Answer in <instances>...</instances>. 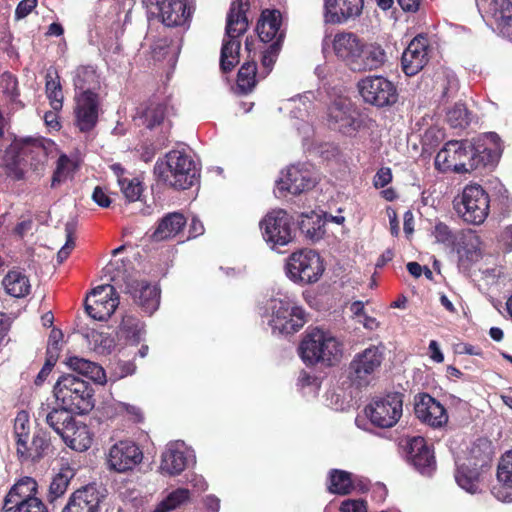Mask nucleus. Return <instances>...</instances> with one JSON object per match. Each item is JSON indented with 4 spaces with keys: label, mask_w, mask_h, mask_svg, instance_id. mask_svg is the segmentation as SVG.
<instances>
[{
    "label": "nucleus",
    "mask_w": 512,
    "mask_h": 512,
    "mask_svg": "<svg viewBox=\"0 0 512 512\" xmlns=\"http://www.w3.org/2000/svg\"><path fill=\"white\" fill-rule=\"evenodd\" d=\"M500 154L499 137L487 133L474 142L451 140L435 157V167L441 172L466 173L494 163Z\"/></svg>",
    "instance_id": "nucleus-1"
},
{
    "label": "nucleus",
    "mask_w": 512,
    "mask_h": 512,
    "mask_svg": "<svg viewBox=\"0 0 512 512\" xmlns=\"http://www.w3.org/2000/svg\"><path fill=\"white\" fill-rule=\"evenodd\" d=\"M154 173L160 181L177 189L190 188L198 176L196 164L191 156L180 150L170 151L164 159L158 160L154 166Z\"/></svg>",
    "instance_id": "nucleus-2"
},
{
    "label": "nucleus",
    "mask_w": 512,
    "mask_h": 512,
    "mask_svg": "<svg viewBox=\"0 0 512 512\" xmlns=\"http://www.w3.org/2000/svg\"><path fill=\"white\" fill-rule=\"evenodd\" d=\"M248 7V0H236L231 4L226 24V36L228 39L223 40L220 55V67L223 72L231 71L239 62L240 42L237 38L248 27L246 17Z\"/></svg>",
    "instance_id": "nucleus-3"
},
{
    "label": "nucleus",
    "mask_w": 512,
    "mask_h": 512,
    "mask_svg": "<svg viewBox=\"0 0 512 512\" xmlns=\"http://www.w3.org/2000/svg\"><path fill=\"white\" fill-rule=\"evenodd\" d=\"M341 352L339 341L318 328L310 331L299 346L301 359L310 365L318 362L331 365L340 359Z\"/></svg>",
    "instance_id": "nucleus-4"
},
{
    "label": "nucleus",
    "mask_w": 512,
    "mask_h": 512,
    "mask_svg": "<svg viewBox=\"0 0 512 512\" xmlns=\"http://www.w3.org/2000/svg\"><path fill=\"white\" fill-rule=\"evenodd\" d=\"M54 395L63 406L78 414L88 413L94 407L93 389L89 383L71 374L57 380Z\"/></svg>",
    "instance_id": "nucleus-5"
},
{
    "label": "nucleus",
    "mask_w": 512,
    "mask_h": 512,
    "mask_svg": "<svg viewBox=\"0 0 512 512\" xmlns=\"http://www.w3.org/2000/svg\"><path fill=\"white\" fill-rule=\"evenodd\" d=\"M268 309L271 311L269 325L273 332L292 334L300 330L306 323L304 310L287 296L272 298L269 301Z\"/></svg>",
    "instance_id": "nucleus-6"
},
{
    "label": "nucleus",
    "mask_w": 512,
    "mask_h": 512,
    "mask_svg": "<svg viewBox=\"0 0 512 512\" xmlns=\"http://www.w3.org/2000/svg\"><path fill=\"white\" fill-rule=\"evenodd\" d=\"M490 454L479 447H473L470 456L463 462L457 463L455 480L465 491L475 494L481 492L484 474L490 467Z\"/></svg>",
    "instance_id": "nucleus-7"
},
{
    "label": "nucleus",
    "mask_w": 512,
    "mask_h": 512,
    "mask_svg": "<svg viewBox=\"0 0 512 512\" xmlns=\"http://www.w3.org/2000/svg\"><path fill=\"white\" fill-rule=\"evenodd\" d=\"M489 197L480 185H467L454 200L458 215L474 225L482 224L489 213Z\"/></svg>",
    "instance_id": "nucleus-8"
},
{
    "label": "nucleus",
    "mask_w": 512,
    "mask_h": 512,
    "mask_svg": "<svg viewBox=\"0 0 512 512\" xmlns=\"http://www.w3.org/2000/svg\"><path fill=\"white\" fill-rule=\"evenodd\" d=\"M324 270L321 257L310 249L292 253L286 263L287 276L294 282L315 283L320 279Z\"/></svg>",
    "instance_id": "nucleus-9"
},
{
    "label": "nucleus",
    "mask_w": 512,
    "mask_h": 512,
    "mask_svg": "<svg viewBox=\"0 0 512 512\" xmlns=\"http://www.w3.org/2000/svg\"><path fill=\"white\" fill-rule=\"evenodd\" d=\"M384 360V346L370 345L356 353L349 364L348 377L358 386H367L374 378Z\"/></svg>",
    "instance_id": "nucleus-10"
},
{
    "label": "nucleus",
    "mask_w": 512,
    "mask_h": 512,
    "mask_svg": "<svg viewBox=\"0 0 512 512\" xmlns=\"http://www.w3.org/2000/svg\"><path fill=\"white\" fill-rule=\"evenodd\" d=\"M259 225L264 240L272 246H285L295 238L293 218L282 209L267 213Z\"/></svg>",
    "instance_id": "nucleus-11"
},
{
    "label": "nucleus",
    "mask_w": 512,
    "mask_h": 512,
    "mask_svg": "<svg viewBox=\"0 0 512 512\" xmlns=\"http://www.w3.org/2000/svg\"><path fill=\"white\" fill-rule=\"evenodd\" d=\"M402 397V394L395 392L373 399L365 407L367 418L379 428L395 426L403 412Z\"/></svg>",
    "instance_id": "nucleus-12"
},
{
    "label": "nucleus",
    "mask_w": 512,
    "mask_h": 512,
    "mask_svg": "<svg viewBox=\"0 0 512 512\" xmlns=\"http://www.w3.org/2000/svg\"><path fill=\"white\" fill-rule=\"evenodd\" d=\"M143 460L141 448L131 440H120L105 453V464L110 471L126 473L136 468Z\"/></svg>",
    "instance_id": "nucleus-13"
},
{
    "label": "nucleus",
    "mask_w": 512,
    "mask_h": 512,
    "mask_svg": "<svg viewBox=\"0 0 512 512\" xmlns=\"http://www.w3.org/2000/svg\"><path fill=\"white\" fill-rule=\"evenodd\" d=\"M358 89L365 102L378 107L392 105L397 101L394 84L382 76H368L359 81Z\"/></svg>",
    "instance_id": "nucleus-14"
},
{
    "label": "nucleus",
    "mask_w": 512,
    "mask_h": 512,
    "mask_svg": "<svg viewBox=\"0 0 512 512\" xmlns=\"http://www.w3.org/2000/svg\"><path fill=\"white\" fill-rule=\"evenodd\" d=\"M119 305V297L112 285H101L94 288L86 299L88 315L99 321L107 320Z\"/></svg>",
    "instance_id": "nucleus-15"
},
{
    "label": "nucleus",
    "mask_w": 512,
    "mask_h": 512,
    "mask_svg": "<svg viewBox=\"0 0 512 512\" xmlns=\"http://www.w3.org/2000/svg\"><path fill=\"white\" fill-rule=\"evenodd\" d=\"M194 458L193 450L183 441L169 442L161 456L160 470L170 476L179 475Z\"/></svg>",
    "instance_id": "nucleus-16"
},
{
    "label": "nucleus",
    "mask_w": 512,
    "mask_h": 512,
    "mask_svg": "<svg viewBox=\"0 0 512 512\" xmlns=\"http://www.w3.org/2000/svg\"><path fill=\"white\" fill-rule=\"evenodd\" d=\"M157 15L167 27L184 26L194 12V0H157Z\"/></svg>",
    "instance_id": "nucleus-17"
},
{
    "label": "nucleus",
    "mask_w": 512,
    "mask_h": 512,
    "mask_svg": "<svg viewBox=\"0 0 512 512\" xmlns=\"http://www.w3.org/2000/svg\"><path fill=\"white\" fill-rule=\"evenodd\" d=\"M349 99L340 97L328 107L327 120L333 129L351 135L360 127Z\"/></svg>",
    "instance_id": "nucleus-18"
},
{
    "label": "nucleus",
    "mask_w": 512,
    "mask_h": 512,
    "mask_svg": "<svg viewBox=\"0 0 512 512\" xmlns=\"http://www.w3.org/2000/svg\"><path fill=\"white\" fill-rule=\"evenodd\" d=\"M315 184L316 177L309 166L292 165L277 182V189L298 195L312 189Z\"/></svg>",
    "instance_id": "nucleus-19"
},
{
    "label": "nucleus",
    "mask_w": 512,
    "mask_h": 512,
    "mask_svg": "<svg viewBox=\"0 0 512 512\" xmlns=\"http://www.w3.org/2000/svg\"><path fill=\"white\" fill-rule=\"evenodd\" d=\"M123 291L129 294L134 302L149 315L154 313L159 307L160 291L158 287L144 280L127 279Z\"/></svg>",
    "instance_id": "nucleus-20"
},
{
    "label": "nucleus",
    "mask_w": 512,
    "mask_h": 512,
    "mask_svg": "<svg viewBox=\"0 0 512 512\" xmlns=\"http://www.w3.org/2000/svg\"><path fill=\"white\" fill-rule=\"evenodd\" d=\"M363 0H324V21L344 24L358 18L363 11Z\"/></svg>",
    "instance_id": "nucleus-21"
},
{
    "label": "nucleus",
    "mask_w": 512,
    "mask_h": 512,
    "mask_svg": "<svg viewBox=\"0 0 512 512\" xmlns=\"http://www.w3.org/2000/svg\"><path fill=\"white\" fill-rule=\"evenodd\" d=\"M414 409L417 418L433 428L443 427L448 422L444 406L429 394L417 395Z\"/></svg>",
    "instance_id": "nucleus-22"
},
{
    "label": "nucleus",
    "mask_w": 512,
    "mask_h": 512,
    "mask_svg": "<svg viewBox=\"0 0 512 512\" xmlns=\"http://www.w3.org/2000/svg\"><path fill=\"white\" fill-rule=\"evenodd\" d=\"M429 43L425 36H416L404 50L401 58L402 69L407 76L419 73L429 61Z\"/></svg>",
    "instance_id": "nucleus-23"
},
{
    "label": "nucleus",
    "mask_w": 512,
    "mask_h": 512,
    "mask_svg": "<svg viewBox=\"0 0 512 512\" xmlns=\"http://www.w3.org/2000/svg\"><path fill=\"white\" fill-rule=\"evenodd\" d=\"M75 101L76 126L81 132H88L94 128L98 120V94H76Z\"/></svg>",
    "instance_id": "nucleus-24"
},
{
    "label": "nucleus",
    "mask_w": 512,
    "mask_h": 512,
    "mask_svg": "<svg viewBox=\"0 0 512 512\" xmlns=\"http://www.w3.org/2000/svg\"><path fill=\"white\" fill-rule=\"evenodd\" d=\"M359 37L352 32H338L330 41L327 39L323 42V49L331 47L334 55L338 60L342 61L350 68L361 44Z\"/></svg>",
    "instance_id": "nucleus-25"
},
{
    "label": "nucleus",
    "mask_w": 512,
    "mask_h": 512,
    "mask_svg": "<svg viewBox=\"0 0 512 512\" xmlns=\"http://www.w3.org/2000/svg\"><path fill=\"white\" fill-rule=\"evenodd\" d=\"M386 62V52L378 44H364L361 42L350 70L354 72H365L380 68Z\"/></svg>",
    "instance_id": "nucleus-26"
},
{
    "label": "nucleus",
    "mask_w": 512,
    "mask_h": 512,
    "mask_svg": "<svg viewBox=\"0 0 512 512\" xmlns=\"http://www.w3.org/2000/svg\"><path fill=\"white\" fill-rule=\"evenodd\" d=\"M408 457L413 466L422 474H431L435 469V457L423 437L417 436L407 442Z\"/></svg>",
    "instance_id": "nucleus-27"
},
{
    "label": "nucleus",
    "mask_w": 512,
    "mask_h": 512,
    "mask_svg": "<svg viewBox=\"0 0 512 512\" xmlns=\"http://www.w3.org/2000/svg\"><path fill=\"white\" fill-rule=\"evenodd\" d=\"M37 482L31 477L20 478L9 490L5 499L3 509L12 511L22 504H28L31 500H40L35 497Z\"/></svg>",
    "instance_id": "nucleus-28"
},
{
    "label": "nucleus",
    "mask_w": 512,
    "mask_h": 512,
    "mask_svg": "<svg viewBox=\"0 0 512 512\" xmlns=\"http://www.w3.org/2000/svg\"><path fill=\"white\" fill-rule=\"evenodd\" d=\"M101 498L95 486H85L70 496L62 512H98Z\"/></svg>",
    "instance_id": "nucleus-29"
},
{
    "label": "nucleus",
    "mask_w": 512,
    "mask_h": 512,
    "mask_svg": "<svg viewBox=\"0 0 512 512\" xmlns=\"http://www.w3.org/2000/svg\"><path fill=\"white\" fill-rule=\"evenodd\" d=\"M498 483L492 489V494L500 501L512 502V450L507 451L498 463Z\"/></svg>",
    "instance_id": "nucleus-30"
},
{
    "label": "nucleus",
    "mask_w": 512,
    "mask_h": 512,
    "mask_svg": "<svg viewBox=\"0 0 512 512\" xmlns=\"http://www.w3.org/2000/svg\"><path fill=\"white\" fill-rule=\"evenodd\" d=\"M281 13L277 10H265L257 24V33L264 43H279L284 38V31L281 30Z\"/></svg>",
    "instance_id": "nucleus-31"
},
{
    "label": "nucleus",
    "mask_w": 512,
    "mask_h": 512,
    "mask_svg": "<svg viewBox=\"0 0 512 512\" xmlns=\"http://www.w3.org/2000/svg\"><path fill=\"white\" fill-rule=\"evenodd\" d=\"M19 157L26 165H30L34 170L43 166L48 158V149L43 139H25L22 142Z\"/></svg>",
    "instance_id": "nucleus-32"
},
{
    "label": "nucleus",
    "mask_w": 512,
    "mask_h": 512,
    "mask_svg": "<svg viewBox=\"0 0 512 512\" xmlns=\"http://www.w3.org/2000/svg\"><path fill=\"white\" fill-rule=\"evenodd\" d=\"M73 84L77 94H97L100 78L93 66L82 65L73 72Z\"/></svg>",
    "instance_id": "nucleus-33"
},
{
    "label": "nucleus",
    "mask_w": 512,
    "mask_h": 512,
    "mask_svg": "<svg viewBox=\"0 0 512 512\" xmlns=\"http://www.w3.org/2000/svg\"><path fill=\"white\" fill-rule=\"evenodd\" d=\"M488 13L503 35L512 37V3L510 0H491Z\"/></svg>",
    "instance_id": "nucleus-34"
},
{
    "label": "nucleus",
    "mask_w": 512,
    "mask_h": 512,
    "mask_svg": "<svg viewBox=\"0 0 512 512\" xmlns=\"http://www.w3.org/2000/svg\"><path fill=\"white\" fill-rule=\"evenodd\" d=\"M61 438L71 449L85 451L90 448L92 438L85 425L78 424L75 420L66 428Z\"/></svg>",
    "instance_id": "nucleus-35"
},
{
    "label": "nucleus",
    "mask_w": 512,
    "mask_h": 512,
    "mask_svg": "<svg viewBox=\"0 0 512 512\" xmlns=\"http://www.w3.org/2000/svg\"><path fill=\"white\" fill-rule=\"evenodd\" d=\"M66 364L71 370L89 378L97 384L106 383L104 369L95 362L77 356H71L67 358Z\"/></svg>",
    "instance_id": "nucleus-36"
},
{
    "label": "nucleus",
    "mask_w": 512,
    "mask_h": 512,
    "mask_svg": "<svg viewBox=\"0 0 512 512\" xmlns=\"http://www.w3.org/2000/svg\"><path fill=\"white\" fill-rule=\"evenodd\" d=\"M185 224L186 218L183 214L178 212L169 213L161 219L152 235V238L155 241H163L175 237L182 231Z\"/></svg>",
    "instance_id": "nucleus-37"
},
{
    "label": "nucleus",
    "mask_w": 512,
    "mask_h": 512,
    "mask_svg": "<svg viewBox=\"0 0 512 512\" xmlns=\"http://www.w3.org/2000/svg\"><path fill=\"white\" fill-rule=\"evenodd\" d=\"M69 410L65 406L62 408H52L51 410L43 407L39 411V418L44 417L45 422L61 436L66 428L75 420Z\"/></svg>",
    "instance_id": "nucleus-38"
},
{
    "label": "nucleus",
    "mask_w": 512,
    "mask_h": 512,
    "mask_svg": "<svg viewBox=\"0 0 512 512\" xmlns=\"http://www.w3.org/2000/svg\"><path fill=\"white\" fill-rule=\"evenodd\" d=\"M7 294L22 298L27 296L31 290V284L26 274L20 270L9 271L2 280Z\"/></svg>",
    "instance_id": "nucleus-39"
},
{
    "label": "nucleus",
    "mask_w": 512,
    "mask_h": 512,
    "mask_svg": "<svg viewBox=\"0 0 512 512\" xmlns=\"http://www.w3.org/2000/svg\"><path fill=\"white\" fill-rule=\"evenodd\" d=\"M14 434L17 439V453L19 457H23L27 454L30 436V420L26 411L18 412L14 420Z\"/></svg>",
    "instance_id": "nucleus-40"
},
{
    "label": "nucleus",
    "mask_w": 512,
    "mask_h": 512,
    "mask_svg": "<svg viewBox=\"0 0 512 512\" xmlns=\"http://www.w3.org/2000/svg\"><path fill=\"white\" fill-rule=\"evenodd\" d=\"M144 335L143 323L134 316L126 315L122 318L119 326L118 336L132 344H138Z\"/></svg>",
    "instance_id": "nucleus-41"
},
{
    "label": "nucleus",
    "mask_w": 512,
    "mask_h": 512,
    "mask_svg": "<svg viewBox=\"0 0 512 512\" xmlns=\"http://www.w3.org/2000/svg\"><path fill=\"white\" fill-rule=\"evenodd\" d=\"M46 94L50 102V106L54 111H60L63 106V91L58 73L55 69H49L46 74Z\"/></svg>",
    "instance_id": "nucleus-42"
},
{
    "label": "nucleus",
    "mask_w": 512,
    "mask_h": 512,
    "mask_svg": "<svg viewBox=\"0 0 512 512\" xmlns=\"http://www.w3.org/2000/svg\"><path fill=\"white\" fill-rule=\"evenodd\" d=\"M482 241L471 229L463 231L460 237L458 253H464L470 261H477L481 256Z\"/></svg>",
    "instance_id": "nucleus-43"
},
{
    "label": "nucleus",
    "mask_w": 512,
    "mask_h": 512,
    "mask_svg": "<svg viewBox=\"0 0 512 512\" xmlns=\"http://www.w3.org/2000/svg\"><path fill=\"white\" fill-rule=\"evenodd\" d=\"M328 489L331 493L345 495L352 491L351 474L344 470H332L329 475Z\"/></svg>",
    "instance_id": "nucleus-44"
},
{
    "label": "nucleus",
    "mask_w": 512,
    "mask_h": 512,
    "mask_svg": "<svg viewBox=\"0 0 512 512\" xmlns=\"http://www.w3.org/2000/svg\"><path fill=\"white\" fill-rule=\"evenodd\" d=\"M73 475V470L69 467H65L62 468L60 472L53 477L49 486L50 501H53L64 495Z\"/></svg>",
    "instance_id": "nucleus-45"
},
{
    "label": "nucleus",
    "mask_w": 512,
    "mask_h": 512,
    "mask_svg": "<svg viewBox=\"0 0 512 512\" xmlns=\"http://www.w3.org/2000/svg\"><path fill=\"white\" fill-rule=\"evenodd\" d=\"M257 75V66L255 62L244 63L237 77V87L240 92L246 94L255 87Z\"/></svg>",
    "instance_id": "nucleus-46"
},
{
    "label": "nucleus",
    "mask_w": 512,
    "mask_h": 512,
    "mask_svg": "<svg viewBox=\"0 0 512 512\" xmlns=\"http://www.w3.org/2000/svg\"><path fill=\"white\" fill-rule=\"evenodd\" d=\"M189 494V490L185 488H178L172 491L158 504L154 512H169L179 507L189 499Z\"/></svg>",
    "instance_id": "nucleus-47"
},
{
    "label": "nucleus",
    "mask_w": 512,
    "mask_h": 512,
    "mask_svg": "<svg viewBox=\"0 0 512 512\" xmlns=\"http://www.w3.org/2000/svg\"><path fill=\"white\" fill-rule=\"evenodd\" d=\"M75 163L66 155H61L57 160L56 169L54 171L51 187H57L65 182L75 170Z\"/></svg>",
    "instance_id": "nucleus-48"
},
{
    "label": "nucleus",
    "mask_w": 512,
    "mask_h": 512,
    "mask_svg": "<svg viewBox=\"0 0 512 512\" xmlns=\"http://www.w3.org/2000/svg\"><path fill=\"white\" fill-rule=\"evenodd\" d=\"M166 107L160 103H151L142 113L141 119L147 128L159 125L165 117Z\"/></svg>",
    "instance_id": "nucleus-49"
},
{
    "label": "nucleus",
    "mask_w": 512,
    "mask_h": 512,
    "mask_svg": "<svg viewBox=\"0 0 512 512\" xmlns=\"http://www.w3.org/2000/svg\"><path fill=\"white\" fill-rule=\"evenodd\" d=\"M281 49L279 43H271L263 52L261 58V71L259 77H266L273 69Z\"/></svg>",
    "instance_id": "nucleus-50"
},
{
    "label": "nucleus",
    "mask_w": 512,
    "mask_h": 512,
    "mask_svg": "<svg viewBox=\"0 0 512 512\" xmlns=\"http://www.w3.org/2000/svg\"><path fill=\"white\" fill-rule=\"evenodd\" d=\"M48 447L49 441L46 436L43 434H36L32 439L31 445H27V454L20 458L23 460H38L43 456Z\"/></svg>",
    "instance_id": "nucleus-51"
},
{
    "label": "nucleus",
    "mask_w": 512,
    "mask_h": 512,
    "mask_svg": "<svg viewBox=\"0 0 512 512\" xmlns=\"http://www.w3.org/2000/svg\"><path fill=\"white\" fill-rule=\"evenodd\" d=\"M118 184L121 187V191L124 194L125 198L129 202H134L139 200L141 194H142V185L140 181L136 178L133 179H126V178H119Z\"/></svg>",
    "instance_id": "nucleus-52"
},
{
    "label": "nucleus",
    "mask_w": 512,
    "mask_h": 512,
    "mask_svg": "<svg viewBox=\"0 0 512 512\" xmlns=\"http://www.w3.org/2000/svg\"><path fill=\"white\" fill-rule=\"evenodd\" d=\"M432 235L434 236L437 243L443 244L446 247L453 246L458 237L456 234L443 222L435 224Z\"/></svg>",
    "instance_id": "nucleus-53"
},
{
    "label": "nucleus",
    "mask_w": 512,
    "mask_h": 512,
    "mask_svg": "<svg viewBox=\"0 0 512 512\" xmlns=\"http://www.w3.org/2000/svg\"><path fill=\"white\" fill-rule=\"evenodd\" d=\"M447 121L453 128H463L469 123L468 111L463 104H456L447 112Z\"/></svg>",
    "instance_id": "nucleus-54"
},
{
    "label": "nucleus",
    "mask_w": 512,
    "mask_h": 512,
    "mask_svg": "<svg viewBox=\"0 0 512 512\" xmlns=\"http://www.w3.org/2000/svg\"><path fill=\"white\" fill-rule=\"evenodd\" d=\"M76 230V222L74 220L68 221L65 224V232H66V243L57 253V260L59 263H62L65 259L68 258L70 252L75 246L74 233Z\"/></svg>",
    "instance_id": "nucleus-55"
},
{
    "label": "nucleus",
    "mask_w": 512,
    "mask_h": 512,
    "mask_svg": "<svg viewBox=\"0 0 512 512\" xmlns=\"http://www.w3.org/2000/svg\"><path fill=\"white\" fill-rule=\"evenodd\" d=\"M62 338L63 334L61 330L55 328L51 330L48 339L47 356H54V358L58 359Z\"/></svg>",
    "instance_id": "nucleus-56"
},
{
    "label": "nucleus",
    "mask_w": 512,
    "mask_h": 512,
    "mask_svg": "<svg viewBox=\"0 0 512 512\" xmlns=\"http://www.w3.org/2000/svg\"><path fill=\"white\" fill-rule=\"evenodd\" d=\"M13 162H7L5 165V173L7 176L15 180H20L24 177V167L26 163L22 161V157Z\"/></svg>",
    "instance_id": "nucleus-57"
},
{
    "label": "nucleus",
    "mask_w": 512,
    "mask_h": 512,
    "mask_svg": "<svg viewBox=\"0 0 512 512\" xmlns=\"http://www.w3.org/2000/svg\"><path fill=\"white\" fill-rule=\"evenodd\" d=\"M441 86L443 88L442 96L445 98L452 97L458 91V79L453 73L447 72Z\"/></svg>",
    "instance_id": "nucleus-58"
},
{
    "label": "nucleus",
    "mask_w": 512,
    "mask_h": 512,
    "mask_svg": "<svg viewBox=\"0 0 512 512\" xmlns=\"http://www.w3.org/2000/svg\"><path fill=\"white\" fill-rule=\"evenodd\" d=\"M340 512H367V508L362 500L347 499L342 502Z\"/></svg>",
    "instance_id": "nucleus-59"
},
{
    "label": "nucleus",
    "mask_w": 512,
    "mask_h": 512,
    "mask_svg": "<svg viewBox=\"0 0 512 512\" xmlns=\"http://www.w3.org/2000/svg\"><path fill=\"white\" fill-rule=\"evenodd\" d=\"M37 6V0H22L17 5L15 16L17 19H23L28 16Z\"/></svg>",
    "instance_id": "nucleus-60"
},
{
    "label": "nucleus",
    "mask_w": 512,
    "mask_h": 512,
    "mask_svg": "<svg viewBox=\"0 0 512 512\" xmlns=\"http://www.w3.org/2000/svg\"><path fill=\"white\" fill-rule=\"evenodd\" d=\"M13 512H48L46 505L41 500H31L28 504H22L12 510Z\"/></svg>",
    "instance_id": "nucleus-61"
},
{
    "label": "nucleus",
    "mask_w": 512,
    "mask_h": 512,
    "mask_svg": "<svg viewBox=\"0 0 512 512\" xmlns=\"http://www.w3.org/2000/svg\"><path fill=\"white\" fill-rule=\"evenodd\" d=\"M57 360L58 359L54 358V356H47L44 366L42 367V369L40 370V372L38 373V375L35 379L36 385H41L46 380L47 376L52 371V368L56 364Z\"/></svg>",
    "instance_id": "nucleus-62"
},
{
    "label": "nucleus",
    "mask_w": 512,
    "mask_h": 512,
    "mask_svg": "<svg viewBox=\"0 0 512 512\" xmlns=\"http://www.w3.org/2000/svg\"><path fill=\"white\" fill-rule=\"evenodd\" d=\"M392 180V173L390 168H381L374 176V186L376 188H383L388 185Z\"/></svg>",
    "instance_id": "nucleus-63"
},
{
    "label": "nucleus",
    "mask_w": 512,
    "mask_h": 512,
    "mask_svg": "<svg viewBox=\"0 0 512 512\" xmlns=\"http://www.w3.org/2000/svg\"><path fill=\"white\" fill-rule=\"evenodd\" d=\"M93 201L100 207L107 208L111 204V199L106 191L100 186L95 187L92 194Z\"/></svg>",
    "instance_id": "nucleus-64"
}]
</instances>
